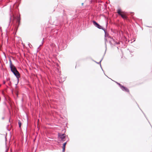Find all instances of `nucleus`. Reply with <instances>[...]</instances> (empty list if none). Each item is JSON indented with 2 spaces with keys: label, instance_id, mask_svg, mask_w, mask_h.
<instances>
[{
  "label": "nucleus",
  "instance_id": "nucleus-1",
  "mask_svg": "<svg viewBox=\"0 0 152 152\" xmlns=\"http://www.w3.org/2000/svg\"><path fill=\"white\" fill-rule=\"evenodd\" d=\"M117 13L120 15L121 17L124 19H126L127 17L126 16L125 13L124 12H121V9H118L117 10Z\"/></svg>",
  "mask_w": 152,
  "mask_h": 152
},
{
  "label": "nucleus",
  "instance_id": "nucleus-2",
  "mask_svg": "<svg viewBox=\"0 0 152 152\" xmlns=\"http://www.w3.org/2000/svg\"><path fill=\"white\" fill-rule=\"evenodd\" d=\"M58 138L60 139L62 141H65L66 139V137L64 134L61 133H58Z\"/></svg>",
  "mask_w": 152,
  "mask_h": 152
},
{
  "label": "nucleus",
  "instance_id": "nucleus-3",
  "mask_svg": "<svg viewBox=\"0 0 152 152\" xmlns=\"http://www.w3.org/2000/svg\"><path fill=\"white\" fill-rule=\"evenodd\" d=\"M10 66L11 70L13 73L17 70L16 67L12 64L11 60L10 61Z\"/></svg>",
  "mask_w": 152,
  "mask_h": 152
},
{
  "label": "nucleus",
  "instance_id": "nucleus-4",
  "mask_svg": "<svg viewBox=\"0 0 152 152\" xmlns=\"http://www.w3.org/2000/svg\"><path fill=\"white\" fill-rule=\"evenodd\" d=\"M13 73L16 76L18 79L20 77V74L19 72L17 70L15 71Z\"/></svg>",
  "mask_w": 152,
  "mask_h": 152
},
{
  "label": "nucleus",
  "instance_id": "nucleus-5",
  "mask_svg": "<svg viewBox=\"0 0 152 152\" xmlns=\"http://www.w3.org/2000/svg\"><path fill=\"white\" fill-rule=\"evenodd\" d=\"M121 88L122 89V90L125 91L126 92H129V90L127 88L123 86H121Z\"/></svg>",
  "mask_w": 152,
  "mask_h": 152
},
{
  "label": "nucleus",
  "instance_id": "nucleus-6",
  "mask_svg": "<svg viewBox=\"0 0 152 152\" xmlns=\"http://www.w3.org/2000/svg\"><path fill=\"white\" fill-rule=\"evenodd\" d=\"M66 143H67V142H64L63 144V147H62L63 152H64L65 151V146H66Z\"/></svg>",
  "mask_w": 152,
  "mask_h": 152
},
{
  "label": "nucleus",
  "instance_id": "nucleus-7",
  "mask_svg": "<svg viewBox=\"0 0 152 152\" xmlns=\"http://www.w3.org/2000/svg\"><path fill=\"white\" fill-rule=\"evenodd\" d=\"M93 24L95 25V26H97V25H98V24L97 23L96 21H93Z\"/></svg>",
  "mask_w": 152,
  "mask_h": 152
},
{
  "label": "nucleus",
  "instance_id": "nucleus-8",
  "mask_svg": "<svg viewBox=\"0 0 152 152\" xmlns=\"http://www.w3.org/2000/svg\"><path fill=\"white\" fill-rule=\"evenodd\" d=\"M96 27H97L99 29H101L102 27L101 26L99 25V24H98V25H97V26H96Z\"/></svg>",
  "mask_w": 152,
  "mask_h": 152
},
{
  "label": "nucleus",
  "instance_id": "nucleus-9",
  "mask_svg": "<svg viewBox=\"0 0 152 152\" xmlns=\"http://www.w3.org/2000/svg\"><path fill=\"white\" fill-rule=\"evenodd\" d=\"M96 27H97L99 29H101L102 27L101 26L99 25V24H98V25H97V26H96Z\"/></svg>",
  "mask_w": 152,
  "mask_h": 152
},
{
  "label": "nucleus",
  "instance_id": "nucleus-10",
  "mask_svg": "<svg viewBox=\"0 0 152 152\" xmlns=\"http://www.w3.org/2000/svg\"><path fill=\"white\" fill-rule=\"evenodd\" d=\"M18 123L19 125V127L20 128L21 126V123L20 121H19L18 122Z\"/></svg>",
  "mask_w": 152,
  "mask_h": 152
},
{
  "label": "nucleus",
  "instance_id": "nucleus-11",
  "mask_svg": "<svg viewBox=\"0 0 152 152\" xmlns=\"http://www.w3.org/2000/svg\"><path fill=\"white\" fill-rule=\"evenodd\" d=\"M118 84L119 86L121 88V86H122L120 83H118Z\"/></svg>",
  "mask_w": 152,
  "mask_h": 152
},
{
  "label": "nucleus",
  "instance_id": "nucleus-12",
  "mask_svg": "<svg viewBox=\"0 0 152 152\" xmlns=\"http://www.w3.org/2000/svg\"><path fill=\"white\" fill-rule=\"evenodd\" d=\"M82 5H83V3H82Z\"/></svg>",
  "mask_w": 152,
  "mask_h": 152
},
{
  "label": "nucleus",
  "instance_id": "nucleus-13",
  "mask_svg": "<svg viewBox=\"0 0 152 152\" xmlns=\"http://www.w3.org/2000/svg\"><path fill=\"white\" fill-rule=\"evenodd\" d=\"M4 84H5V82H4Z\"/></svg>",
  "mask_w": 152,
  "mask_h": 152
}]
</instances>
